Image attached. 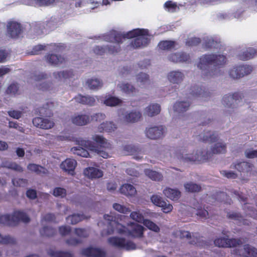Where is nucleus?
Listing matches in <instances>:
<instances>
[{
  "label": "nucleus",
  "instance_id": "1",
  "mask_svg": "<svg viewBox=\"0 0 257 257\" xmlns=\"http://www.w3.org/2000/svg\"><path fill=\"white\" fill-rule=\"evenodd\" d=\"M148 30L137 28L123 34L116 31L110 32L105 36V40L109 42H115L120 45L122 43V40L125 38H136L130 45L133 48L137 49L146 47L148 45L150 41L148 37Z\"/></svg>",
  "mask_w": 257,
  "mask_h": 257
},
{
  "label": "nucleus",
  "instance_id": "2",
  "mask_svg": "<svg viewBox=\"0 0 257 257\" xmlns=\"http://www.w3.org/2000/svg\"><path fill=\"white\" fill-rule=\"evenodd\" d=\"M226 62V58L223 55L205 54L200 58L198 67L202 70H206L203 75L213 76L217 75V69L224 66Z\"/></svg>",
  "mask_w": 257,
  "mask_h": 257
},
{
  "label": "nucleus",
  "instance_id": "3",
  "mask_svg": "<svg viewBox=\"0 0 257 257\" xmlns=\"http://www.w3.org/2000/svg\"><path fill=\"white\" fill-rule=\"evenodd\" d=\"M176 157L180 162L190 164H196L197 159L195 150L189 151L185 149L178 150L176 152Z\"/></svg>",
  "mask_w": 257,
  "mask_h": 257
},
{
  "label": "nucleus",
  "instance_id": "4",
  "mask_svg": "<svg viewBox=\"0 0 257 257\" xmlns=\"http://www.w3.org/2000/svg\"><path fill=\"white\" fill-rule=\"evenodd\" d=\"M246 242V239L243 238H228L220 237L216 239L214 243L216 246L219 247H232L242 244Z\"/></svg>",
  "mask_w": 257,
  "mask_h": 257
},
{
  "label": "nucleus",
  "instance_id": "5",
  "mask_svg": "<svg viewBox=\"0 0 257 257\" xmlns=\"http://www.w3.org/2000/svg\"><path fill=\"white\" fill-rule=\"evenodd\" d=\"M244 96L242 93L236 92L232 95H224L222 100L223 105L228 108H235L242 99Z\"/></svg>",
  "mask_w": 257,
  "mask_h": 257
},
{
  "label": "nucleus",
  "instance_id": "6",
  "mask_svg": "<svg viewBox=\"0 0 257 257\" xmlns=\"http://www.w3.org/2000/svg\"><path fill=\"white\" fill-rule=\"evenodd\" d=\"M197 138L200 142L210 144L216 142L219 138V136L217 131L205 130L197 136Z\"/></svg>",
  "mask_w": 257,
  "mask_h": 257
},
{
  "label": "nucleus",
  "instance_id": "7",
  "mask_svg": "<svg viewBox=\"0 0 257 257\" xmlns=\"http://www.w3.org/2000/svg\"><path fill=\"white\" fill-rule=\"evenodd\" d=\"M166 132V127L163 125H158L146 128V137L151 140H158L164 137Z\"/></svg>",
  "mask_w": 257,
  "mask_h": 257
},
{
  "label": "nucleus",
  "instance_id": "8",
  "mask_svg": "<svg viewBox=\"0 0 257 257\" xmlns=\"http://www.w3.org/2000/svg\"><path fill=\"white\" fill-rule=\"evenodd\" d=\"M121 48L118 43L115 45H110L105 46H96L93 49L94 54L97 55L103 56L106 53L115 54L120 51Z\"/></svg>",
  "mask_w": 257,
  "mask_h": 257
},
{
  "label": "nucleus",
  "instance_id": "9",
  "mask_svg": "<svg viewBox=\"0 0 257 257\" xmlns=\"http://www.w3.org/2000/svg\"><path fill=\"white\" fill-rule=\"evenodd\" d=\"M252 71V67L249 65H239L233 67L229 71L230 77L239 79L245 75L250 74Z\"/></svg>",
  "mask_w": 257,
  "mask_h": 257
},
{
  "label": "nucleus",
  "instance_id": "10",
  "mask_svg": "<svg viewBox=\"0 0 257 257\" xmlns=\"http://www.w3.org/2000/svg\"><path fill=\"white\" fill-rule=\"evenodd\" d=\"M22 32L20 23L15 21H10L7 25V33L12 38H18Z\"/></svg>",
  "mask_w": 257,
  "mask_h": 257
},
{
  "label": "nucleus",
  "instance_id": "11",
  "mask_svg": "<svg viewBox=\"0 0 257 257\" xmlns=\"http://www.w3.org/2000/svg\"><path fill=\"white\" fill-rule=\"evenodd\" d=\"M197 164L208 162L212 157L207 148H201L195 150Z\"/></svg>",
  "mask_w": 257,
  "mask_h": 257
},
{
  "label": "nucleus",
  "instance_id": "12",
  "mask_svg": "<svg viewBox=\"0 0 257 257\" xmlns=\"http://www.w3.org/2000/svg\"><path fill=\"white\" fill-rule=\"evenodd\" d=\"M80 144L91 152L96 153L103 158H107L108 156V154L106 152L95 147L93 143L90 141L82 140V141L80 142Z\"/></svg>",
  "mask_w": 257,
  "mask_h": 257
},
{
  "label": "nucleus",
  "instance_id": "13",
  "mask_svg": "<svg viewBox=\"0 0 257 257\" xmlns=\"http://www.w3.org/2000/svg\"><path fill=\"white\" fill-rule=\"evenodd\" d=\"M169 60L173 62H189L190 58L189 54L185 52L172 53L168 57Z\"/></svg>",
  "mask_w": 257,
  "mask_h": 257
},
{
  "label": "nucleus",
  "instance_id": "14",
  "mask_svg": "<svg viewBox=\"0 0 257 257\" xmlns=\"http://www.w3.org/2000/svg\"><path fill=\"white\" fill-rule=\"evenodd\" d=\"M83 255L87 257H105V252L98 248L89 247L82 250Z\"/></svg>",
  "mask_w": 257,
  "mask_h": 257
},
{
  "label": "nucleus",
  "instance_id": "15",
  "mask_svg": "<svg viewBox=\"0 0 257 257\" xmlns=\"http://www.w3.org/2000/svg\"><path fill=\"white\" fill-rule=\"evenodd\" d=\"M209 151L212 157L214 155L224 154L226 152V144L223 142H219L210 146Z\"/></svg>",
  "mask_w": 257,
  "mask_h": 257
},
{
  "label": "nucleus",
  "instance_id": "16",
  "mask_svg": "<svg viewBox=\"0 0 257 257\" xmlns=\"http://www.w3.org/2000/svg\"><path fill=\"white\" fill-rule=\"evenodd\" d=\"M75 101L79 103L89 106H93L95 105L96 100L93 96L89 95L84 96L79 94L74 97Z\"/></svg>",
  "mask_w": 257,
  "mask_h": 257
},
{
  "label": "nucleus",
  "instance_id": "17",
  "mask_svg": "<svg viewBox=\"0 0 257 257\" xmlns=\"http://www.w3.org/2000/svg\"><path fill=\"white\" fill-rule=\"evenodd\" d=\"M48 63L54 66H57L65 63V59L61 55L54 54H48L45 56Z\"/></svg>",
  "mask_w": 257,
  "mask_h": 257
},
{
  "label": "nucleus",
  "instance_id": "18",
  "mask_svg": "<svg viewBox=\"0 0 257 257\" xmlns=\"http://www.w3.org/2000/svg\"><path fill=\"white\" fill-rule=\"evenodd\" d=\"M130 227V228L127 229L128 234L134 237L142 236L144 228L142 225L132 223Z\"/></svg>",
  "mask_w": 257,
  "mask_h": 257
},
{
  "label": "nucleus",
  "instance_id": "19",
  "mask_svg": "<svg viewBox=\"0 0 257 257\" xmlns=\"http://www.w3.org/2000/svg\"><path fill=\"white\" fill-rule=\"evenodd\" d=\"M12 215L14 226L17 225L20 221L25 223H28L30 221V218L24 212L18 211L14 212Z\"/></svg>",
  "mask_w": 257,
  "mask_h": 257
},
{
  "label": "nucleus",
  "instance_id": "20",
  "mask_svg": "<svg viewBox=\"0 0 257 257\" xmlns=\"http://www.w3.org/2000/svg\"><path fill=\"white\" fill-rule=\"evenodd\" d=\"M256 55L257 50L253 48L249 47L243 52L239 53L237 56L239 60L246 61L252 59Z\"/></svg>",
  "mask_w": 257,
  "mask_h": 257
},
{
  "label": "nucleus",
  "instance_id": "21",
  "mask_svg": "<svg viewBox=\"0 0 257 257\" xmlns=\"http://www.w3.org/2000/svg\"><path fill=\"white\" fill-rule=\"evenodd\" d=\"M77 162L74 159H67L61 164V168L71 175L73 174Z\"/></svg>",
  "mask_w": 257,
  "mask_h": 257
},
{
  "label": "nucleus",
  "instance_id": "22",
  "mask_svg": "<svg viewBox=\"0 0 257 257\" xmlns=\"http://www.w3.org/2000/svg\"><path fill=\"white\" fill-rule=\"evenodd\" d=\"M83 173L85 176L91 179L99 178L103 176V172L101 170L94 167L85 169Z\"/></svg>",
  "mask_w": 257,
  "mask_h": 257
},
{
  "label": "nucleus",
  "instance_id": "23",
  "mask_svg": "<svg viewBox=\"0 0 257 257\" xmlns=\"http://www.w3.org/2000/svg\"><path fill=\"white\" fill-rule=\"evenodd\" d=\"M163 193L168 198L177 201L180 198L181 192L177 189L166 188L163 190Z\"/></svg>",
  "mask_w": 257,
  "mask_h": 257
},
{
  "label": "nucleus",
  "instance_id": "24",
  "mask_svg": "<svg viewBox=\"0 0 257 257\" xmlns=\"http://www.w3.org/2000/svg\"><path fill=\"white\" fill-rule=\"evenodd\" d=\"M90 121V118L89 115L85 113L79 114L72 118V122L79 126L87 124Z\"/></svg>",
  "mask_w": 257,
  "mask_h": 257
},
{
  "label": "nucleus",
  "instance_id": "25",
  "mask_svg": "<svg viewBox=\"0 0 257 257\" xmlns=\"http://www.w3.org/2000/svg\"><path fill=\"white\" fill-rule=\"evenodd\" d=\"M233 167L240 172L248 173L253 170L254 166L249 162H242L235 164Z\"/></svg>",
  "mask_w": 257,
  "mask_h": 257
},
{
  "label": "nucleus",
  "instance_id": "26",
  "mask_svg": "<svg viewBox=\"0 0 257 257\" xmlns=\"http://www.w3.org/2000/svg\"><path fill=\"white\" fill-rule=\"evenodd\" d=\"M183 74L178 71L170 72L168 75V79L170 82L176 84L180 83L183 80Z\"/></svg>",
  "mask_w": 257,
  "mask_h": 257
},
{
  "label": "nucleus",
  "instance_id": "27",
  "mask_svg": "<svg viewBox=\"0 0 257 257\" xmlns=\"http://www.w3.org/2000/svg\"><path fill=\"white\" fill-rule=\"evenodd\" d=\"M120 192L127 196H135L137 194L136 188L131 184L123 185L119 189Z\"/></svg>",
  "mask_w": 257,
  "mask_h": 257
},
{
  "label": "nucleus",
  "instance_id": "28",
  "mask_svg": "<svg viewBox=\"0 0 257 257\" xmlns=\"http://www.w3.org/2000/svg\"><path fill=\"white\" fill-rule=\"evenodd\" d=\"M190 103L188 101H177L173 106L175 112H184L189 108Z\"/></svg>",
  "mask_w": 257,
  "mask_h": 257
},
{
  "label": "nucleus",
  "instance_id": "29",
  "mask_svg": "<svg viewBox=\"0 0 257 257\" xmlns=\"http://www.w3.org/2000/svg\"><path fill=\"white\" fill-rule=\"evenodd\" d=\"M156 152L155 156L160 159H165L171 157L170 150L164 147H157Z\"/></svg>",
  "mask_w": 257,
  "mask_h": 257
},
{
  "label": "nucleus",
  "instance_id": "30",
  "mask_svg": "<svg viewBox=\"0 0 257 257\" xmlns=\"http://www.w3.org/2000/svg\"><path fill=\"white\" fill-rule=\"evenodd\" d=\"M242 254L244 257H255L257 255V249L249 244H245L243 246Z\"/></svg>",
  "mask_w": 257,
  "mask_h": 257
},
{
  "label": "nucleus",
  "instance_id": "31",
  "mask_svg": "<svg viewBox=\"0 0 257 257\" xmlns=\"http://www.w3.org/2000/svg\"><path fill=\"white\" fill-rule=\"evenodd\" d=\"M144 172L145 175L153 181H161L163 179V175L158 172L151 169H145Z\"/></svg>",
  "mask_w": 257,
  "mask_h": 257
},
{
  "label": "nucleus",
  "instance_id": "32",
  "mask_svg": "<svg viewBox=\"0 0 257 257\" xmlns=\"http://www.w3.org/2000/svg\"><path fill=\"white\" fill-rule=\"evenodd\" d=\"M40 235L45 237H51L57 233L56 230L50 226H44L39 230Z\"/></svg>",
  "mask_w": 257,
  "mask_h": 257
},
{
  "label": "nucleus",
  "instance_id": "33",
  "mask_svg": "<svg viewBox=\"0 0 257 257\" xmlns=\"http://www.w3.org/2000/svg\"><path fill=\"white\" fill-rule=\"evenodd\" d=\"M191 92L190 94L193 97H206L208 95V93L204 89H202V88L199 87L197 86H194L190 89Z\"/></svg>",
  "mask_w": 257,
  "mask_h": 257
},
{
  "label": "nucleus",
  "instance_id": "34",
  "mask_svg": "<svg viewBox=\"0 0 257 257\" xmlns=\"http://www.w3.org/2000/svg\"><path fill=\"white\" fill-rule=\"evenodd\" d=\"M184 186L185 191L189 193H198L202 189L200 185L192 182L185 183Z\"/></svg>",
  "mask_w": 257,
  "mask_h": 257
},
{
  "label": "nucleus",
  "instance_id": "35",
  "mask_svg": "<svg viewBox=\"0 0 257 257\" xmlns=\"http://www.w3.org/2000/svg\"><path fill=\"white\" fill-rule=\"evenodd\" d=\"M124 120L127 122H135L142 117L141 113H121Z\"/></svg>",
  "mask_w": 257,
  "mask_h": 257
},
{
  "label": "nucleus",
  "instance_id": "36",
  "mask_svg": "<svg viewBox=\"0 0 257 257\" xmlns=\"http://www.w3.org/2000/svg\"><path fill=\"white\" fill-rule=\"evenodd\" d=\"M100 132L106 131L107 132H114L117 128L116 125L113 122L109 121L102 123L98 127Z\"/></svg>",
  "mask_w": 257,
  "mask_h": 257
},
{
  "label": "nucleus",
  "instance_id": "37",
  "mask_svg": "<svg viewBox=\"0 0 257 257\" xmlns=\"http://www.w3.org/2000/svg\"><path fill=\"white\" fill-rule=\"evenodd\" d=\"M227 217L230 219L238 221L239 223H242L243 224H245L246 222V220L244 219L242 215L239 212H229L227 214Z\"/></svg>",
  "mask_w": 257,
  "mask_h": 257
},
{
  "label": "nucleus",
  "instance_id": "38",
  "mask_svg": "<svg viewBox=\"0 0 257 257\" xmlns=\"http://www.w3.org/2000/svg\"><path fill=\"white\" fill-rule=\"evenodd\" d=\"M54 78L58 80L66 79L72 77L73 76V71H63L60 72H55L53 73Z\"/></svg>",
  "mask_w": 257,
  "mask_h": 257
},
{
  "label": "nucleus",
  "instance_id": "39",
  "mask_svg": "<svg viewBox=\"0 0 257 257\" xmlns=\"http://www.w3.org/2000/svg\"><path fill=\"white\" fill-rule=\"evenodd\" d=\"M92 139L102 148H109L111 147L110 144L107 140L101 136L95 135L93 136Z\"/></svg>",
  "mask_w": 257,
  "mask_h": 257
},
{
  "label": "nucleus",
  "instance_id": "40",
  "mask_svg": "<svg viewBox=\"0 0 257 257\" xmlns=\"http://www.w3.org/2000/svg\"><path fill=\"white\" fill-rule=\"evenodd\" d=\"M103 103L107 106H115L120 104L122 100L117 97L110 96L104 99Z\"/></svg>",
  "mask_w": 257,
  "mask_h": 257
},
{
  "label": "nucleus",
  "instance_id": "41",
  "mask_svg": "<svg viewBox=\"0 0 257 257\" xmlns=\"http://www.w3.org/2000/svg\"><path fill=\"white\" fill-rule=\"evenodd\" d=\"M108 242L113 246L122 248L124 246V239L118 237H111L108 239Z\"/></svg>",
  "mask_w": 257,
  "mask_h": 257
},
{
  "label": "nucleus",
  "instance_id": "42",
  "mask_svg": "<svg viewBox=\"0 0 257 257\" xmlns=\"http://www.w3.org/2000/svg\"><path fill=\"white\" fill-rule=\"evenodd\" d=\"M84 216L81 214H73L66 218L67 222L71 224H76L84 219Z\"/></svg>",
  "mask_w": 257,
  "mask_h": 257
},
{
  "label": "nucleus",
  "instance_id": "43",
  "mask_svg": "<svg viewBox=\"0 0 257 257\" xmlns=\"http://www.w3.org/2000/svg\"><path fill=\"white\" fill-rule=\"evenodd\" d=\"M175 42L173 41H162L158 44V47L161 50H169L174 48Z\"/></svg>",
  "mask_w": 257,
  "mask_h": 257
},
{
  "label": "nucleus",
  "instance_id": "44",
  "mask_svg": "<svg viewBox=\"0 0 257 257\" xmlns=\"http://www.w3.org/2000/svg\"><path fill=\"white\" fill-rule=\"evenodd\" d=\"M232 193L240 202L243 203L244 204L247 203L248 196L247 195L236 190L232 191Z\"/></svg>",
  "mask_w": 257,
  "mask_h": 257
},
{
  "label": "nucleus",
  "instance_id": "45",
  "mask_svg": "<svg viewBox=\"0 0 257 257\" xmlns=\"http://www.w3.org/2000/svg\"><path fill=\"white\" fill-rule=\"evenodd\" d=\"M0 223L8 226H14L12 220V215L5 214L0 215Z\"/></svg>",
  "mask_w": 257,
  "mask_h": 257
},
{
  "label": "nucleus",
  "instance_id": "46",
  "mask_svg": "<svg viewBox=\"0 0 257 257\" xmlns=\"http://www.w3.org/2000/svg\"><path fill=\"white\" fill-rule=\"evenodd\" d=\"M55 103L53 102H47L42 107L39 108L37 112H50L53 110Z\"/></svg>",
  "mask_w": 257,
  "mask_h": 257
},
{
  "label": "nucleus",
  "instance_id": "47",
  "mask_svg": "<svg viewBox=\"0 0 257 257\" xmlns=\"http://www.w3.org/2000/svg\"><path fill=\"white\" fill-rule=\"evenodd\" d=\"M88 87L91 89H95L100 88L102 85L101 81L97 79H91L87 82Z\"/></svg>",
  "mask_w": 257,
  "mask_h": 257
},
{
  "label": "nucleus",
  "instance_id": "48",
  "mask_svg": "<svg viewBox=\"0 0 257 257\" xmlns=\"http://www.w3.org/2000/svg\"><path fill=\"white\" fill-rule=\"evenodd\" d=\"M27 168L29 170L35 172L37 174L42 173L44 174L46 172V169L44 167L35 164H29Z\"/></svg>",
  "mask_w": 257,
  "mask_h": 257
},
{
  "label": "nucleus",
  "instance_id": "49",
  "mask_svg": "<svg viewBox=\"0 0 257 257\" xmlns=\"http://www.w3.org/2000/svg\"><path fill=\"white\" fill-rule=\"evenodd\" d=\"M217 0H193L190 2V5H213Z\"/></svg>",
  "mask_w": 257,
  "mask_h": 257
},
{
  "label": "nucleus",
  "instance_id": "50",
  "mask_svg": "<svg viewBox=\"0 0 257 257\" xmlns=\"http://www.w3.org/2000/svg\"><path fill=\"white\" fill-rule=\"evenodd\" d=\"M12 183L16 187H25L28 184V180L23 178H15L12 180Z\"/></svg>",
  "mask_w": 257,
  "mask_h": 257
},
{
  "label": "nucleus",
  "instance_id": "51",
  "mask_svg": "<svg viewBox=\"0 0 257 257\" xmlns=\"http://www.w3.org/2000/svg\"><path fill=\"white\" fill-rule=\"evenodd\" d=\"M120 88L124 92L127 94H133L136 92L135 87L128 83L122 84Z\"/></svg>",
  "mask_w": 257,
  "mask_h": 257
},
{
  "label": "nucleus",
  "instance_id": "52",
  "mask_svg": "<svg viewBox=\"0 0 257 257\" xmlns=\"http://www.w3.org/2000/svg\"><path fill=\"white\" fill-rule=\"evenodd\" d=\"M143 224L149 229L158 232L160 231V228L153 222L149 219H145Z\"/></svg>",
  "mask_w": 257,
  "mask_h": 257
},
{
  "label": "nucleus",
  "instance_id": "53",
  "mask_svg": "<svg viewBox=\"0 0 257 257\" xmlns=\"http://www.w3.org/2000/svg\"><path fill=\"white\" fill-rule=\"evenodd\" d=\"M50 254L53 257H73L72 253L67 251H51Z\"/></svg>",
  "mask_w": 257,
  "mask_h": 257
},
{
  "label": "nucleus",
  "instance_id": "54",
  "mask_svg": "<svg viewBox=\"0 0 257 257\" xmlns=\"http://www.w3.org/2000/svg\"><path fill=\"white\" fill-rule=\"evenodd\" d=\"M164 8L167 9L169 12L174 13L176 12L177 9H179L176 3L173 2L171 1H167L164 4Z\"/></svg>",
  "mask_w": 257,
  "mask_h": 257
},
{
  "label": "nucleus",
  "instance_id": "55",
  "mask_svg": "<svg viewBox=\"0 0 257 257\" xmlns=\"http://www.w3.org/2000/svg\"><path fill=\"white\" fill-rule=\"evenodd\" d=\"M201 43V39L199 38L192 37L188 38L186 41V45L189 47L196 46Z\"/></svg>",
  "mask_w": 257,
  "mask_h": 257
},
{
  "label": "nucleus",
  "instance_id": "56",
  "mask_svg": "<svg viewBox=\"0 0 257 257\" xmlns=\"http://www.w3.org/2000/svg\"><path fill=\"white\" fill-rule=\"evenodd\" d=\"M161 106L158 103H153L146 108V112H160Z\"/></svg>",
  "mask_w": 257,
  "mask_h": 257
},
{
  "label": "nucleus",
  "instance_id": "57",
  "mask_svg": "<svg viewBox=\"0 0 257 257\" xmlns=\"http://www.w3.org/2000/svg\"><path fill=\"white\" fill-rule=\"evenodd\" d=\"M16 243L17 239L15 237L10 235H7L3 236L2 244H15Z\"/></svg>",
  "mask_w": 257,
  "mask_h": 257
},
{
  "label": "nucleus",
  "instance_id": "58",
  "mask_svg": "<svg viewBox=\"0 0 257 257\" xmlns=\"http://www.w3.org/2000/svg\"><path fill=\"white\" fill-rule=\"evenodd\" d=\"M53 194L56 197L63 198L66 195V190L63 188L57 187L53 190Z\"/></svg>",
  "mask_w": 257,
  "mask_h": 257
},
{
  "label": "nucleus",
  "instance_id": "59",
  "mask_svg": "<svg viewBox=\"0 0 257 257\" xmlns=\"http://www.w3.org/2000/svg\"><path fill=\"white\" fill-rule=\"evenodd\" d=\"M19 89L18 84L13 83L9 86L6 90V93L8 94L15 95Z\"/></svg>",
  "mask_w": 257,
  "mask_h": 257
},
{
  "label": "nucleus",
  "instance_id": "60",
  "mask_svg": "<svg viewBox=\"0 0 257 257\" xmlns=\"http://www.w3.org/2000/svg\"><path fill=\"white\" fill-rule=\"evenodd\" d=\"M151 200L152 202L156 205L160 206L164 204V200L163 198L158 195H153Z\"/></svg>",
  "mask_w": 257,
  "mask_h": 257
},
{
  "label": "nucleus",
  "instance_id": "61",
  "mask_svg": "<svg viewBox=\"0 0 257 257\" xmlns=\"http://www.w3.org/2000/svg\"><path fill=\"white\" fill-rule=\"evenodd\" d=\"M137 80L138 82L145 84L149 81V76L146 73H140L137 75Z\"/></svg>",
  "mask_w": 257,
  "mask_h": 257
},
{
  "label": "nucleus",
  "instance_id": "62",
  "mask_svg": "<svg viewBox=\"0 0 257 257\" xmlns=\"http://www.w3.org/2000/svg\"><path fill=\"white\" fill-rule=\"evenodd\" d=\"M131 217L134 220L138 222H144L145 220L143 216L139 212L134 211L130 214Z\"/></svg>",
  "mask_w": 257,
  "mask_h": 257
},
{
  "label": "nucleus",
  "instance_id": "63",
  "mask_svg": "<svg viewBox=\"0 0 257 257\" xmlns=\"http://www.w3.org/2000/svg\"><path fill=\"white\" fill-rule=\"evenodd\" d=\"M176 234L177 236L181 239H189L191 238V233L188 231L180 230L176 231Z\"/></svg>",
  "mask_w": 257,
  "mask_h": 257
},
{
  "label": "nucleus",
  "instance_id": "64",
  "mask_svg": "<svg viewBox=\"0 0 257 257\" xmlns=\"http://www.w3.org/2000/svg\"><path fill=\"white\" fill-rule=\"evenodd\" d=\"M113 207L115 210L122 213H127L131 211L128 208L117 203H114L113 205Z\"/></svg>",
  "mask_w": 257,
  "mask_h": 257
}]
</instances>
